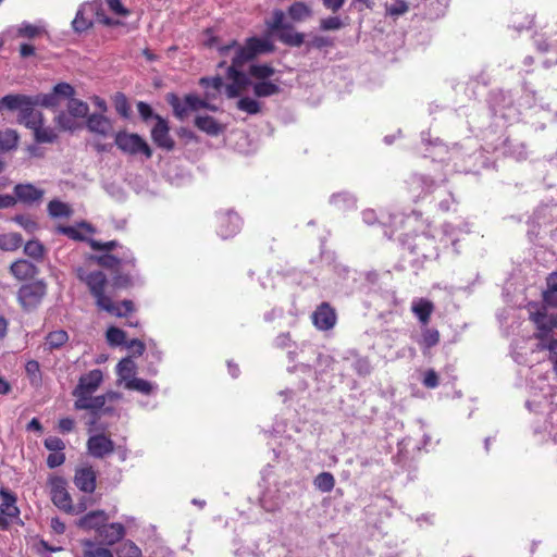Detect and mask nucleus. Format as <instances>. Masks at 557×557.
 <instances>
[{"mask_svg":"<svg viewBox=\"0 0 557 557\" xmlns=\"http://www.w3.org/2000/svg\"><path fill=\"white\" fill-rule=\"evenodd\" d=\"M531 321L536 325L535 337L546 341L554 330H557V307L542 306L536 312H531Z\"/></svg>","mask_w":557,"mask_h":557,"instance_id":"0eeeda50","label":"nucleus"},{"mask_svg":"<svg viewBox=\"0 0 557 557\" xmlns=\"http://www.w3.org/2000/svg\"><path fill=\"white\" fill-rule=\"evenodd\" d=\"M411 311L416 314L422 324L426 325L430 322L431 315L434 311V305L429 299L420 298L412 302Z\"/></svg>","mask_w":557,"mask_h":557,"instance_id":"cd10ccee","label":"nucleus"},{"mask_svg":"<svg viewBox=\"0 0 557 557\" xmlns=\"http://www.w3.org/2000/svg\"><path fill=\"white\" fill-rule=\"evenodd\" d=\"M343 26V23L339 17L331 16L327 18H323L320 22V27L323 30H336Z\"/></svg>","mask_w":557,"mask_h":557,"instance_id":"052dcab7","label":"nucleus"},{"mask_svg":"<svg viewBox=\"0 0 557 557\" xmlns=\"http://www.w3.org/2000/svg\"><path fill=\"white\" fill-rule=\"evenodd\" d=\"M58 232L74 240H83L84 236L74 226H59Z\"/></svg>","mask_w":557,"mask_h":557,"instance_id":"338daca9","label":"nucleus"},{"mask_svg":"<svg viewBox=\"0 0 557 557\" xmlns=\"http://www.w3.org/2000/svg\"><path fill=\"white\" fill-rule=\"evenodd\" d=\"M97 472L91 466H82L75 470L74 484L85 493L96 490Z\"/></svg>","mask_w":557,"mask_h":557,"instance_id":"aec40b11","label":"nucleus"},{"mask_svg":"<svg viewBox=\"0 0 557 557\" xmlns=\"http://www.w3.org/2000/svg\"><path fill=\"white\" fill-rule=\"evenodd\" d=\"M313 484L319 491L329 493L335 486V479L330 472H321L314 478Z\"/></svg>","mask_w":557,"mask_h":557,"instance_id":"79ce46f5","label":"nucleus"},{"mask_svg":"<svg viewBox=\"0 0 557 557\" xmlns=\"http://www.w3.org/2000/svg\"><path fill=\"white\" fill-rule=\"evenodd\" d=\"M308 46L317 48V49H322L324 47L333 46V40L331 38H329V37H325V36H315L308 44Z\"/></svg>","mask_w":557,"mask_h":557,"instance_id":"774afa93","label":"nucleus"},{"mask_svg":"<svg viewBox=\"0 0 557 557\" xmlns=\"http://www.w3.org/2000/svg\"><path fill=\"white\" fill-rule=\"evenodd\" d=\"M114 442L103 433L92 435L87 441V450L95 458H103L114 451Z\"/></svg>","mask_w":557,"mask_h":557,"instance_id":"f3484780","label":"nucleus"},{"mask_svg":"<svg viewBox=\"0 0 557 557\" xmlns=\"http://www.w3.org/2000/svg\"><path fill=\"white\" fill-rule=\"evenodd\" d=\"M67 99L69 102L66 108L73 116H75L76 119H82L88 114L89 107L85 101L76 99L73 96Z\"/></svg>","mask_w":557,"mask_h":557,"instance_id":"ea45409f","label":"nucleus"},{"mask_svg":"<svg viewBox=\"0 0 557 557\" xmlns=\"http://www.w3.org/2000/svg\"><path fill=\"white\" fill-rule=\"evenodd\" d=\"M76 276L78 277L79 281L84 282L87 285L90 294L92 295V297L96 300L97 307H99L100 305H103L104 301H107V298L109 296H107L104 294V289L108 284V280L103 272H101V271L87 272L83 268H77Z\"/></svg>","mask_w":557,"mask_h":557,"instance_id":"6e6552de","label":"nucleus"},{"mask_svg":"<svg viewBox=\"0 0 557 557\" xmlns=\"http://www.w3.org/2000/svg\"><path fill=\"white\" fill-rule=\"evenodd\" d=\"M311 321L314 327L319 331H330L337 322L336 310L331 304L321 302L311 314Z\"/></svg>","mask_w":557,"mask_h":557,"instance_id":"ddd939ff","label":"nucleus"},{"mask_svg":"<svg viewBox=\"0 0 557 557\" xmlns=\"http://www.w3.org/2000/svg\"><path fill=\"white\" fill-rule=\"evenodd\" d=\"M24 253L40 262L46 256V248L38 239H32L24 245Z\"/></svg>","mask_w":557,"mask_h":557,"instance_id":"e433bc0d","label":"nucleus"},{"mask_svg":"<svg viewBox=\"0 0 557 557\" xmlns=\"http://www.w3.org/2000/svg\"><path fill=\"white\" fill-rule=\"evenodd\" d=\"M36 104L26 106L18 113V121L33 132L42 123V114L35 110Z\"/></svg>","mask_w":557,"mask_h":557,"instance_id":"c756f323","label":"nucleus"},{"mask_svg":"<svg viewBox=\"0 0 557 557\" xmlns=\"http://www.w3.org/2000/svg\"><path fill=\"white\" fill-rule=\"evenodd\" d=\"M20 136L12 128L0 129V153H5L17 148Z\"/></svg>","mask_w":557,"mask_h":557,"instance_id":"2f4dec72","label":"nucleus"},{"mask_svg":"<svg viewBox=\"0 0 557 557\" xmlns=\"http://www.w3.org/2000/svg\"><path fill=\"white\" fill-rule=\"evenodd\" d=\"M199 84L206 89L211 88L214 91H220L223 86V79L219 75L214 77H202L200 78Z\"/></svg>","mask_w":557,"mask_h":557,"instance_id":"4d7b16f0","label":"nucleus"},{"mask_svg":"<svg viewBox=\"0 0 557 557\" xmlns=\"http://www.w3.org/2000/svg\"><path fill=\"white\" fill-rule=\"evenodd\" d=\"M216 49L220 57H227L234 50L232 62L226 66L225 72L226 78L231 81L226 85L225 91L226 96L232 99L238 97L251 84L248 75L243 71L245 64L258 55L273 52L274 45L268 39L252 36L247 38L244 45H239L237 40L233 39L226 45L218 46Z\"/></svg>","mask_w":557,"mask_h":557,"instance_id":"f257e3e1","label":"nucleus"},{"mask_svg":"<svg viewBox=\"0 0 557 557\" xmlns=\"http://www.w3.org/2000/svg\"><path fill=\"white\" fill-rule=\"evenodd\" d=\"M117 245L119 244L116 240H110V242H106V243L95 240V239L90 240V247L94 250H102V251H107V252L112 251L115 247H117Z\"/></svg>","mask_w":557,"mask_h":557,"instance_id":"e2e57ef3","label":"nucleus"},{"mask_svg":"<svg viewBox=\"0 0 557 557\" xmlns=\"http://www.w3.org/2000/svg\"><path fill=\"white\" fill-rule=\"evenodd\" d=\"M75 119L69 111H62L55 117V123L63 131H73L77 127Z\"/></svg>","mask_w":557,"mask_h":557,"instance_id":"09e8293b","label":"nucleus"},{"mask_svg":"<svg viewBox=\"0 0 557 557\" xmlns=\"http://www.w3.org/2000/svg\"><path fill=\"white\" fill-rule=\"evenodd\" d=\"M44 196L45 190L42 188H39L32 183H18L13 187V195H11V198L14 201L12 207H14L17 202H21L25 206L39 203Z\"/></svg>","mask_w":557,"mask_h":557,"instance_id":"f8f14e48","label":"nucleus"},{"mask_svg":"<svg viewBox=\"0 0 557 557\" xmlns=\"http://www.w3.org/2000/svg\"><path fill=\"white\" fill-rule=\"evenodd\" d=\"M156 124L151 129V138L153 143L163 149L172 150L174 148V140L169 134L168 122L160 115H156Z\"/></svg>","mask_w":557,"mask_h":557,"instance_id":"6ab92c4d","label":"nucleus"},{"mask_svg":"<svg viewBox=\"0 0 557 557\" xmlns=\"http://www.w3.org/2000/svg\"><path fill=\"white\" fill-rule=\"evenodd\" d=\"M511 23L515 29L522 32L531 29L535 25V20L532 15L519 12L512 15Z\"/></svg>","mask_w":557,"mask_h":557,"instance_id":"a19ab883","label":"nucleus"},{"mask_svg":"<svg viewBox=\"0 0 557 557\" xmlns=\"http://www.w3.org/2000/svg\"><path fill=\"white\" fill-rule=\"evenodd\" d=\"M48 213L52 218H69L72 215L73 210L71 207L60 200H51L47 207Z\"/></svg>","mask_w":557,"mask_h":557,"instance_id":"58836bf2","label":"nucleus"},{"mask_svg":"<svg viewBox=\"0 0 557 557\" xmlns=\"http://www.w3.org/2000/svg\"><path fill=\"white\" fill-rule=\"evenodd\" d=\"M25 371L32 380L40 379V366H39L38 361H36V360L27 361V363L25 366Z\"/></svg>","mask_w":557,"mask_h":557,"instance_id":"69168bd1","label":"nucleus"},{"mask_svg":"<svg viewBox=\"0 0 557 557\" xmlns=\"http://www.w3.org/2000/svg\"><path fill=\"white\" fill-rule=\"evenodd\" d=\"M287 13L294 22H301L312 15V10L305 2L295 1L288 7Z\"/></svg>","mask_w":557,"mask_h":557,"instance_id":"473e14b6","label":"nucleus"},{"mask_svg":"<svg viewBox=\"0 0 557 557\" xmlns=\"http://www.w3.org/2000/svg\"><path fill=\"white\" fill-rule=\"evenodd\" d=\"M46 295V282L44 280H34L20 286L16 298L24 311H33L41 304Z\"/></svg>","mask_w":557,"mask_h":557,"instance_id":"20e7f679","label":"nucleus"},{"mask_svg":"<svg viewBox=\"0 0 557 557\" xmlns=\"http://www.w3.org/2000/svg\"><path fill=\"white\" fill-rule=\"evenodd\" d=\"M74 94L75 89L72 85L67 83H59L53 87L52 92L38 95L34 98V101H36V106L40 104L46 108H54L59 106V99L61 97L70 98L74 96Z\"/></svg>","mask_w":557,"mask_h":557,"instance_id":"2eb2a0df","label":"nucleus"},{"mask_svg":"<svg viewBox=\"0 0 557 557\" xmlns=\"http://www.w3.org/2000/svg\"><path fill=\"white\" fill-rule=\"evenodd\" d=\"M0 497H1L0 512L10 518H14V517L18 516L20 510L15 505V503H16L15 495L13 493H11L9 490L2 487L0 490Z\"/></svg>","mask_w":557,"mask_h":557,"instance_id":"c85d7f7f","label":"nucleus"},{"mask_svg":"<svg viewBox=\"0 0 557 557\" xmlns=\"http://www.w3.org/2000/svg\"><path fill=\"white\" fill-rule=\"evenodd\" d=\"M409 11V5L405 0H395L394 3L386 5V14L393 17L400 16Z\"/></svg>","mask_w":557,"mask_h":557,"instance_id":"603ef678","label":"nucleus"},{"mask_svg":"<svg viewBox=\"0 0 557 557\" xmlns=\"http://www.w3.org/2000/svg\"><path fill=\"white\" fill-rule=\"evenodd\" d=\"M23 245V237L20 233H8L0 235V248L5 251H13Z\"/></svg>","mask_w":557,"mask_h":557,"instance_id":"4c0bfd02","label":"nucleus"},{"mask_svg":"<svg viewBox=\"0 0 557 557\" xmlns=\"http://www.w3.org/2000/svg\"><path fill=\"white\" fill-rule=\"evenodd\" d=\"M10 273L17 281H26L37 275L38 268L26 259H18L10 265Z\"/></svg>","mask_w":557,"mask_h":557,"instance_id":"4be33fe9","label":"nucleus"},{"mask_svg":"<svg viewBox=\"0 0 557 557\" xmlns=\"http://www.w3.org/2000/svg\"><path fill=\"white\" fill-rule=\"evenodd\" d=\"M275 73V69L268 63H252L248 67V73H246L251 81L249 86H252L253 96L257 98H268L272 96H276L282 92V88L278 84V81H271Z\"/></svg>","mask_w":557,"mask_h":557,"instance_id":"f03ea898","label":"nucleus"},{"mask_svg":"<svg viewBox=\"0 0 557 557\" xmlns=\"http://www.w3.org/2000/svg\"><path fill=\"white\" fill-rule=\"evenodd\" d=\"M195 126L210 136H218L224 129L223 125L210 115L196 116Z\"/></svg>","mask_w":557,"mask_h":557,"instance_id":"bb28decb","label":"nucleus"},{"mask_svg":"<svg viewBox=\"0 0 557 557\" xmlns=\"http://www.w3.org/2000/svg\"><path fill=\"white\" fill-rule=\"evenodd\" d=\"M114 143L123 153L129 156L141 154L146 159L152 157V149L138 134L121 131L115 134Z\"/></svg>","mask_w":557,"mask_h":557,"instance_id":"423d86ee","label":"nucleus"},{"mask_svg":"<svg viewBox=\"0 0 557 557\" xmlns=\"http://www.w3.org/2000/svg\"><path fill=\"white\" fill-rule=\"evenodd\" d=\"M236 107L238 110L246 112L248 114H258L261 112V104L258 100L250 97L240 98Z\"/></svg>","mask_w":557,"mask_h":557,"instance_id":"c03bdc74","label":"nucleus"},{"mask_svg":"<svg viewBox=\"0 0 557 557\" xmlns=\"http://www.w3.org/2000/svg\"><path fill=\"white\" fill-rule=\"evenodd\" d=\"M87 127L90 132L101 136H109L113 132V125L110 119L102 114H91L87 119Z\"/></svg>","mask_w":557,"mask_h":557,"instance_id":"5701e85b","label":"nucleus"},{"mask_svg":"<svg viewBox=\"0 0 557 557\" xmlns=\"http://www.w3.org/2000/svg\"><path fill=\"white\" fill-rule=\"evenodd\" d=\"M284 12L282 10L273 11V18L267 23L271 32L278 33V39L286 46L300 47L305 42V35L294 30V26L284 23Z\"/></svg>","mask_w":557,"mask_h":557,"instance_id":"39448f33","label":"nucleus"},{"mask_svg":"<svg viewBox=\"0 0 557 557\" xmlns=\"http://www.w3.org/2000/svg\"><path fill=\"white\" fill-rule=\"evenodd\" d=\"M137 366L132 357L123 358L116 367V373L125 383L135 379Z\"/></svg>","mask_w":557,"mask_h":557,"instance_id":"72a5a7b5","label":"nucleus"},{"mask_svg":"<svg viewBox=\"0 0 557 557\" xmlns=\"http://www.w3.org/2000/svg\"><path fill=\"white\" fill-rule=\"evenodd\" d=\"M4 110L9 111H21L23 109H27L26 106L36 104L33 97L20 95V94H10L1 98Z\"/></svg>","mask_w":557,"mask_h":557,"instance_id":"393cba45","label":"nucleus"},{"mask_svg":"<svg viewBox=\"0 0 557 557\" xmlns=\"http://www.w3.org/2000/svg\"><path fill=\"white\" fill-rule=\"evenodd\" d=\"M173 100L170 101L173 107L174 113L177 117L183 119L188 111H197L199 109H208L210 111H216L218 108L208 102V100L212 97L207 91L206 99H201L196 95H186L184 101L182 102L176 96H172Z\"/></svg>","mask_w":557,"mask_h":557,"instance_id":"9d476101","label":"nucleus"},{"mask_svg":"<svg viewBox=\"0 0 557 557\" xmlns=\"http://www.w3.org/2000/svg\"><path fill=\"white\" fill-rule=\"evenodd\" d=\"M41 28L29 23H23L17 29V36L33 39L41 34Z\"/></svg>","mask_w":557,"mask_h":557,"instance_id":"864d4df0","label":"nucleus"},{"mask_svg":"<svg viewBox=\"0 0 557 557\" xmlns=\"http://www.w3.org/2000/svg\"><path fill=\"white\" fill-rule=\"evenodd\" d=\"M125 345L131 350L132 357H139L146 350L145 343L137 338L126 342Z\"/></svg>","mask_w":557,"mask_h":557,"instance_id":"bf43d9fd","label":"nucleus"},{"mask_svg":"<svg viewBox=\"0 0 557 557\" xmlns=\"http://www.w3.org/2000/svg\"><path fill=\"white\" fill-rule=\"evenodd\" d=\"M544 304L557 307V271L547 277V288L543 293Z\"/></svg>","mask_w":557,"mask_h":557,"instance_id":"f704fd0d","label":"nucleus"},{"mask_svg":"<svg viewBox=\"0 0 557 557\" xmlns=\"http://www.w3.org/2000/svg\"><path fill=\"white\" fill-rule=\"evenodd\" d=\"M117 555L119 557H141V550L135 543L127 541L121 545Z\"/></svg>","mask_w":557,"mask_h":557,"instance_id":"3c124183","label":"nucleus"},{"mask_svg":"<svg viewBox=\"0 0 557 557\" xmlns=\"http://www.w3.org/2000/svg\"><path fill=\"white\" fill-rule=\"evenodd\" d=\"M35 140L39 144H50L58 138V134L51 127H45L42 123L34 131Z\"/></svg>","mask_w":557,"mask_h":557,"instance_id":"37998d69","label":"nucleus"},{"mask_svg":"<svg viewBox=\"0 0 557 557\" xmlns=\"http://www.w3.org/2000/svg\"><path fill=\"white\" fill-rule=\"evenodd\" d=\"M98 308L120 318L127 317L135 310L134 302L132 300L125 299L121 302H114L110 297H108L107 301Z\"/></svg>","mask_w":557,"mask_h":557,"instance_id":"b1692460","label":"nucleus"},{"mask_svg":"<svg viewBox=\"0 0 557 557\" xmlns=\"http://www.w3.org/2000/svg\"><path fill=\"white\" fill-rule=\"evenodd\" d=\"M102 371L100 369H94L79 377L78 384L73 389L72 395L77 399L94 394L102 383Z\"/></svg>","mask_w":557,"mask_h":557,"instance_id":"4468645a","label":"nucleus"},{"mask_svg":"<svg viewBox=\"0 0 557 557\" xmlns=\"http://www.w3.org/2000/svg\"><path fill=\"white\" fill-rule=\"evenodd\" d=\"M44 446L52 453H61L65 448V443L58 436H49L44 441Z\"/></svg>","mask_w":557,"mask_h":557,"instance_id":"6e6d98bb","label":"nucleus"},{"mask_svg":"<svg viewBox=\"0 0 557 557\" xmlns=\"http://www.w3.org/2000/svg\"><path fill=\"white\" fill-rule=\"evenodd\" d=\"M108 520L109 516L104 510H92L78 520L77 527L88 531L95 530L99 533Z\"/></svg>","mask_w":557,"mask_h":557,"instance_id":"412c9836","label":"nucleus"},{"mask_svg":"<svg viewBox=\"0 0 557 557\" xmlns=\"http://www.w3.org/2000/svg\"><path fill=\"white\" fill-rule=\"evenodd\" d=\"M441 341V334L436 329L425 327L422 330L421 338L418 342L424 356L430 354L431 348Z\"/></svg>","mask_w":557,"mask_h":557,"instance_id":"7c9ffc66","label":"nucleus"},{"mask_svg":"<svg viewBox=\"0 0 557 557\" xmlns=\"http://www.w3.org/2000/svg\"><path fill=\"white\" fill-rule=\"evenodd\" d=\"M422 383L426 388L437 387L440 384V377H438L437 373L435 372V370H433V369L428 370L424 373Z\"/></svg>","mask_w":557,"mask_h":557,"instance_id":"680f3d73","label":"nucleus"},{"mask_svg":"<svg viewBox=\"0 0 557 557\" xmlns=\"http://www.w3.org/2000/svg\"><path fill=\"white\" fill-rule=\"evenodd\" d=\"M98 11H101L100 2L95 1L83 5L72 22L74 30L82 33L89 29L94 25V13H98Z\"/></svg>","mask_w":557,"mask_h":557,"instance_id":"dca6fc26","label":"nucleus"},{"mask_svg":"<svg viewBox=\"0 0 557 557\" xmlns=\"http://www.w3.org/2000/svg\"><path fill=\"white\" fill-rule=\"evenodd\" d=\"M50 496L54 506L66 513H78L83 509L76 510L72 497L67 491V482L62 476H51L49 479Z\"/></svg>","mask_w":557,"mask_h":557,"instance_id":"1a4fd4ad","label":"nucleus"},{"mask_svg":"<svg viewBox=\"0 0 557 557\" xmlns=\"http://www.w3.org/2000/svg\"><path fill=\"white\" fill-rule=\"evenodd\" d=\"M125 388L139 392L144 395H150L153 391V386L149 381L139 377L128 380V382L125 383Z\"/></svg>","mask_w":557,"mask_h":557,"instance_id":"a18cd8bd","label":"nucleus"},{"mask_svg":"<svg viewBox=\"0 0 557 557\" xmlns=\"http://www.w3.org/2000/svg\"><path fill=\"white\" fill-rule=\"evenodd\" d=\"M106 336L108 343L112 346H120L126 343V333L116 326H110L107 330Z\"/></svg>","mask_w":557,"mask_h":557,"instance_id":"de8ad7c7","label":"nucleus"},{"mask_svg":"<svg viewBox=\"0 0 557 557\" xmlns=\"http://www.w3.org/2000/svg\"><path fill=\"white\" fill-rule=\"evenodd\" d=\"M107 398L104 395L92 396L89 394L85 397L75 399L74 408L76 410H89L90 411V425H95L96 422L101 418V411L108 413L111 408H104Z\"/></svg>","mask_w":557,"mask_h":557,"instance_id":"9b49d317","label":"nucleus"},{"mask_svg":"<svg viewBox=\"0 0 557 557\" xmlns=\"http://www.w3.org/2000/svg\"><path fill=\"white\" fill-rule=\"evenodd\" d=\"M83 557H113L110 549L101 547L90 540L82 541Z\"/></svg>","mask_w":557,"mask_h":557,"instance_id":"c9c22d12","label":"nucleus"},{"mask_svg":"<svg viewBox=\"0 0 557 557\" xmlns=\"http://www.w3.org/2000/svg\"><path fill=\"white\" fill-rule=\"evenodd\" d=\"M98 534L107 545H113L124 537L125 528L119 522L106 523Z\"/></svg>","mask_w":557,"mask_h":557,"instance_id":"a878e982","label":"nucleus"},{"mask_svg":"<svg viewBox=\"0 0 557 557\" xmlns=\"http://www.w3.org/2000/svg\"><path fill=\"white\" fill-rule=\"evenodd\" d=\"M13 221L16 222L28 233H34L38 228L37 222L33 220L29 215L18 214L13 218Z\"/></svg>","mask_w":557,"mask_h":557,"instance_id":"5fc2aeb1","label":"nucleus"},{"mask_svg":"<svg viewBox=\"0 0 557 557\" xmlns=\"http://www.w3.org/2000/svg\"><path fill=\"white\" fill-rule=\"evenodd\" d=\"M218 234L223 238H230L237 234L242 226V219L235 212H225L218 216Z\"/></svg>","mask_w":557,"mask_h":557,"instance_id":"a211bd4d","label":"nucleus"},{"mask_svg":"<svg viewBox=\"0 0 557 557\" xmlns=\"http://www.w3.org/2000/svg\"><path fill=\"white\" fill-rule=\"evenodd\" d=\"M65 461V455L64 453H51L47 457V466L50 469H54L57 467H60Z\"/></svg>","mask_w":557,"mask_h":557,"instance_id":"0e129e2a","label":"nucleus"},{"mask_svg":"<svg viewBox=\"0 0 557 557\" xmlns=\"http://www.w3.org/2000/svg\"><path fill=\"white\" fill-rule=\"evenodd\" d=\"M69 339V335L63 330L50 332L46 337V344L50 349H58L63 346Z\"/></svg>","mask_w":557,"mask_h":557,"instance_id":"49530a36","label":"nucleus"},{"mask_svg":"<svg viewBox=\"0 0 557 557\" xmlns=\"http://www.w3.org/2000/svg\"><path fill=\"white\" fill-rule=\"evenodd\" d=\"M115 111L123 117H128L131 107L127 97L123 92H116L113 97Z\"/></svg>","mask_w":557,"mask_h":557,"instance_id":"8fccbe9b","label":"nucleus"},{"mask_svg":"<svg viewBox=\"0 0 557 557\" xmlns=\"http://www.w3.org/2000/svg\"><path fill=\"white\" fill-rule=\"evenodd\" d=\"M539 349L540 350H544V349L549 350V360L553 363L557 362V339L548 341V338H547L546 341H541V343L539 344Z\"/></svg>","mask_w":557,"mask_h":557,"instance_id":"13d9d810","label":"nucleus"},{"mask_svg":"<svg viewBox=\"0 0 557 557\" xmlns=\"http://www.w3.org/2000/svg\"><path fill=\"white\" fill-rule=\"evenodd\" d=\"M96 262L114 274L113 283L119 288H126L132 285V276L121 273V270H129L135 268V259L132 256H123L121 258L110 253L95 257Z\"/></svg>","mask_w":557,"mask_h":557,"instance_id":"7ed1b4c3","label":"nucleus"}]
</instances>
